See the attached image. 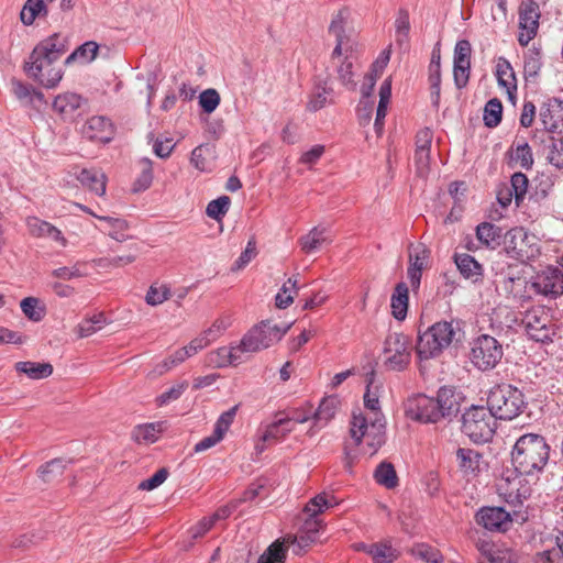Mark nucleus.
<instances>
[{"label":"nucleus","mask_w":563,"mask_h":563,"mask_svg":"<svg viewBox=\"0 0 563 563\" xmlns=\"http://www.w3.org/2000/svg\"><path fill=\"white\" fill-rule=\"evenodd\" d=\"M411 554L428 563H442L443 556L440 551L426 543H417L411 548Z\"/></svg>","instance_id":"46"},{"label":"nucleus","mask_w":563,"mask_h":563,"mask_svg":"<svg viewBox=\"0 0 563 563\" xmlns=\"http://www.w3.org/2000/svg\"><path fill=\"white\" fill-rule=\"evenodd\" d=\"M539 119L543 129L554 133L563 128V101L550 99L540 107Z\"/></svg>","instance_id":"18"},{"label":"nucleus","mask_w":563,"mask_h":563,"mask_svg":"<svg viewBox=\"0 0 563 563\" xmlns=\"http://www.w3.org/2000/svg\"><path fill=\"white\" fill-rule=\"evenodd\" d=\"M208 148L203 145H199L191 151L190 164L199 172H208L209 163L206 158Z\"/></svg>","instance_id":"64"},{"label":"nucleus","mask_w":563,"mask_h":563,"mask_svg":"<svg viewBox=\"0 0 563 563\" xmlns=\"http://www.w3.org/2000/svg\"><path fill=\"white\" fill-rule=\"evenodd\" d=\"M503 355V346L494 336L483 334L472 342L470 358L479 371L495 368Z\"/></svg>","instance_id":"9"},{"label":"nucleus","mask_w":563,"mask_h":563,"mask_svg":"<svg viewBox=\"0 0 563 563\" xmlns=\"http://www.w3.org/2000/svg\"><path fill=\"white\" fill-rule=\"evenodd\" d=\"M288 325H278L269 320L251 328L239 342L243 355L258 353L279 342L289 330Z\"/></svg>","instance_id":"6"},{"label":"nucleus","mask_w":563,"mask_h":563,"mask_svg":"<svg viewBox=\"0 0 563 563\" xmlns=\"http://www.w3.org/2000/svg\"><path fill=\"white\" fill-rule=\"evenodd\" d=\"M46 15L47 8L43 5V0H26L20 12V20L24 25H32L36 18Z\"/></svg>","instance_id":"40"},{"label":"nucleus","mask_w":563,"mask_h":563,"mask_svg":"<svg viewBox=\"0 0 563 563\" xmlns=\"http://www.w3.org/2000/svg\"><path fill=\"white\" fill-rule=\"evenodd\" d=\"M366 375L367 389L364 395V404L367 410L372 412L374 417H371V427L367 433L368 438H373L368 445L374 449L372 452L375 453L377 448L382 446L386 442L385 434V419L382 412L379 411V400L375 394L371 393V386L374 383L375 372L373 368Z\"/></svg>","instance_id":"10"},{"label":"nucleus","mask_w":563,"mask_h":563,"mask_svg":"<svg viewBox=\"0 0 563 563\" xmlns=\"http://www.w3.org/2000/svg\"><path fill=\"white\" fill-rule=\"evenodd\" d=\"M333 234L328 227H313L307 234L298 240V244L305 254H312L322 249L323 245L333 242Z\"/></svg>","instance_id":"19"},{"label":"nucleus","mask_w":563,"mask_h":563,"mask_svg":"<svg viewBox=\"0 0 563 563\" xmlns=\"http://www.w3.org/2000/svg\"><path fill=\"white\" fill-rule=\"evenodd\" d=\"M374 110V101L372 99H363L361 98L360 103L356 109L357 120L360 125L366 126L369 124L372 120V114Z\"/></svg>","instance_id":"63"},{"label":"nucleus","mask_w":563,"mask_h":563,"mask_svg":"<svg viewBox=\"0 0 563 563\" xmlns=\"http://www.w3.org/2000/svg\"><path fill=\"white\" fill-rule=\"evenodd\" d=\"M528 232L520 227L510 229L504 234V245L506 252L519 260L528 257L527 246L529 243Z\"/></svg>","instance_id":"21"},{"label":"nucleus","mask_w":563,"mask_h":563,"mask_svg":"<svg viewBox=\"0 0 563 563\" xmlns=\"http://www.w3.org/2000/svg\"><path fill=\"white\" fill-rule=\"evenodd\" d=\"M476 238L486 247L495 250L501 244L504 232L501 228L493 223L482 222L476 227Z\"/></svg>","instance_id":"33"},{"label":"nucleus","mask_w":563,"mask_h":563,"mask_svg":"<svg viewBox=\"0 0 563 563\" xmlns=\"http://www.w3.org/2000/svg\"><path fill=\"white\" fill-rule=\"evenodd\" d=\"M542 62L539 52H531L525 58L523 75L527 80L536 78L541 69Z\"/></svg>","instance_id":"58"},{"label":"nucleus","mask_w":563,"mask_h":563,"mask_svg":"<svg viewBox=\"0 0 563 563\" xmlns=\"http://www.w3.org/2000/svg\"><path fill=\"white\" fill-rule=\"evenodd\" d=\"M411 341L404 334L389 338V371L405 369L411 360Z\"/></svg>","instance_id":"15"},{"label":"nucleus","mask_w":563,"mask_h":563,"mask_svg":"<svg viewBox=\"0 0 563 563\" xmlns=\"http://www.w3.org/2000/svg\"><path fill=\"white\" fill-rule=\"evenodd\" d=\"M230 198L228 196H221L214 200H211L206 209V213L209 218L220 220L229 210Z\"/></svg>","instance_id":"53"},{"label":"nucleus","mask_w":563,"mask_h":563,"mask_svg":"<svg viewBox=\"0 0 563 563\" xmlns=\"http://www.w3.org/2000/svg\"><path fill=\"white\" fill-rule=\"evenodd\" d=\"M170 296V290L167 286L161 285L155 286L152 285L147 290L145 300L150 306H157L167 300Z\"/></svg>","instance_id":"59"},{"label":"nucleus","mask_w":563,"mask_h":563,"mask_svg":"<svg viewBox=\"0 0 563 563\" xmlns=\"http://www.w3.org/2000/svg\"><path fill=\"white\" fill-rule=\"evenodd\" d=\"M550 445L538 433H526L517 439L511 450V464L520 476L538 478L548 464Z\"/></svg>","instance_id":"2"},{"label":"nucleus","mask_w":563,"mask_h":563,"mask_svg":"<svg viewBox=\"0 0 563 563\" xmlns=\"http://www.w3.org/2000/svg\"><path fill=\"white\" fill-rule=\"evenodd\" d=\"M496 420L487 407L472 406L462 415V432L474 443H486L496 431Z\"/></svg>","instance_id":"7"},{"label":"nucleus","mask_w":563,"mask_h":563,"mask_svg":"<svg viewBox=\"0 0 563 563\" xmlns=\"http://www.w3.org/2000/svg\"><path fill=\"white\" fill-rule=\"evenodd\" d=\"M511 158L525 169H530L533 165L532 152L527 142L516 146Z\"/></svg>","instance_id":"56"},{"label":"nucleus","mask_w":563,"mask_h":563,"mask_svg":"<svg viewBox=\"0 0 563 563\" xmlns=\"http://www.w3.org/2000/svg\"><path fill=\"white\" fill-rule=\"evenodd\" d=\"M187 387V382H181L172 386L168 390L164 391L156 398V405L162 407L179 399Z\"/></svg>","instance_id":"55"},{"label":"nucleus","mask_w":563,"mask_h":563,"mask_svg":"<svg viewBox=\"0 0 563 563\" xmlns=\"http://www.w3.org/2000/svg\"><path fill=\"white\" fill-rule=\"evenodd\" d=\"M163 432V422H152L136 426L132 431V438L140 444H151Z\"/></svg>","instance_id":"36"},{"label":"nucleus","mask_w":563,"mask_h":563,"mask_svg":"<svg viewBox=\"0 0 563 563\" xmlns=\"http://www.w3.org/2000/svg\"><path fill=\"white\" fill-rule=\"evenodd\" d=\"M536 294L556 298L563 295V272L558 267H548L536 275L531 283Z\"/></svg>","instance_id":"12"},{"label":"nucleus","mask_w":563,"mask_h":563,"mask_svg":"<svg viewBox=\"0 0 563 563\" xmlns=\"http://www.w3.org/2000/svg\"><path fill=\"white\" fill-rule=\"evenodd\" d=\"M294 430L291 419L280 418L268 424L262 435V441H279L287 437Z\"/></svg>","instance_id":"37"},{"label":"nucleus","mask_w":563,"mask_h":563,"mask_svg":"<svg viewBox=\"0 0 563 563\" xmlns=\"http://www.w3.org/2000/svg\"><path fill=\"white\" fill-rule=\"evenodd\" d=\"M107 323L103 313L93 314L90 318L82 320L76 329L79 338H87L101 330Z\"/></svg>","instance_id":"44"},{"label":"nucleus","mask_w":563,"mask_h":563,"mask_svg":"<svg viewBox=\"0 0 563 563\" xmlns=\"http://www.w3.org/2000/svg\"><path fill=\"white\" fill-rule=\"evenodd\" d=\"M548 159L550 164L556 168H563V137H551V145L549 146Z\"/></svg>","instance_id":"61"},{"label":"nucleus","mask_w":563,"mask_h":563,"mask_svg":"<svg viewBox=\"0 0 563 563\" xmlns=\"http://www.w3.org/2000/svg\"><path fill=\"white\" fill-rule=\"evenodd\" d=\"M297 291V279L289 278L275 297L276 306L279 309L289 307L292 303L294 296Z\"/></svg>","instance_id":"48"},{"label":"nucleus","mask_w":563,"mask_h":563,"mask_svg":"<svg viewBox=\"0 0 563 563\" xmlns=\"http://www.w3.org/2000/svg\"><path fill=\"white\" fill-rule=\"evenodd\" d=\"M81 133L91 141L108 143L113 139L114 126L110 119L103 115L89 118L82 125Z\"/></svg>","instance_id":"17"},{"label":"nucleus","mask_w":563,"mask_h":563,"mask_svg":"<svg viewBox=\"0 0 563 563\" xmlns=\"http://www.w3.org/2000/svg\"><path fill=\"white\" fill-rule=\"evenodd\" d=\"M503 117V104L498 98L488 100L484 107L483 120L487 128L499 125Z\"/></svg>","instance_id":"43"},{"label":"nucleus","mask_w":563,"mask_h":563,"mask_svg":"<svg viewBox=\"0 0 563 563\" xmlns=\"http://www.w3.org/2000/svg\"><path fill=\"white\" fill-rule=\"evenodd\" d=\"M460 393H456L454 388L448 386L441 387L435 397L438 410L442 411L441 419L456 415L460 410Z\"/></svg>","instance_id":"27"},{"label":"nucleus","mask_w":563,"mask_h":563,"mask_svg":"<svg viewBox=\"0 0 563 563\" xmlns=\"http://www.w3.org/2000/svg\"><path fill=\"white\" fill-rule=\"evenodd\" d=\"M26 228L29 233L34 238L52 240L63 247L67 245V240L62 231L45 220L37 217H29L26 218Z\"/></svg>","instance_id":"20"},{"label":"nucleus","mask_w":563,"mask_h":563,"mask_svg":"<svg viewBox=\"0 0 563 563\" xmlns=\"http://www.w3.org/2000/svg\"><path fill=\"white\" fill-rule=\"evenodd\" d=\"M66 464L67 461L64 459H54L40 467L38 475L44 482H49L64 473Z\"/></svg>","instance_id":"50"},{"label":"nucleus","mask_w":563,"mask_h":563,"mask_svg":"<svg viewBox=\"0 0 563 563\" xmlns=\"http://www.w3.org/2000/svg\"><path fill=\"white\" fill-rule=\"evenodd\" d=\"M78 181L98 196L106 194L107 177L97 168H84L77 175Z\"/></svg>","instance_id":"30"},{"label":"nucleus","mask_w":563,"mask_h":563,"mask_svg":"<svg viewBox=\"0 0 563 563\" xmlns=\"http://www.w3.org/2000/svg\"><path fill=\"white\" fill-rule=\"evenodd\" d=\"M472 46L467 40H460L454 47L453 64H471Z\"/></svg>","instance_id":"62"},{"label":"nucleus","mask_w":563,"mask_h":563,"mask_svg":"<svg viewBox=\"0 0 563 563\" xmlns=\"http://www.w3.org/2000/svg\"><path fill=\"white\" fill-rule=\"evenodd\" d=\"M497 82L505 88L510 101H515L517 93V79L511 64L505 57H499L495 71Z\"/></svg>","instance_id":"23"},{"label":"nucleus","mask_w":563,"mask_h":563,"mask_svg":"<svg viewBox=\"0 0 563 563\" xmlns=\"http://www.w3.org/2000/svg\"><path fill=\"white\" fill-rule=\"evenodd\" d=\"M285 541L276 540L258 558L257 563H285L287 548Z\"/></svg>","instance_id":"42"},{"label":"nucleus","mask_w":563,"mask_h":563,"mask_svg":"<svg viewBox=\"0 0 563 563\" xmlns=\"http://www.w3.org/2000/svg\"><path fill=\"white\" fill-rule=\"evenodd\" d=\"M454 262L461 275L471 279L472 282H478L483 276L482 265L470 254H456Z\"/></svg>","instance_id":"32"},{"label":"nucleus","mask_w":563,"mask_h":563,"mask_svg":"<svg viewBox=\"0 0 563 563\" xmlns=\"http://www.w3.org/2000/svg\"><path fill=\"white\" fill-rule=\"evenodd\" d=\"M522 324L529 339L542 344L552 343L559 330L556 322L543 306L528 309L523 314Z\"/></svg>","instance_id":"8"},{"label":"nucleus","mask_w":563,"mask_h":563,"mask_svg":"<svg viewBox=\"0 0 563 563\" xmlns=\"http://www.w3.org/2000/svg\"><path fill=\"white\" fill-rule=\"evenodd\" d=\"M430 151H415L413 163L416 175L426 179L430 173Z\"/></svg>","instance_id":"57"},{"label":"nucleus","mask_w":563,"mask_h":563,"mask_svg":"<svg viewBox=\"0 0 563 563\" xmlns=\"http://www.w3.org/2000/svg\"><path fill=\"white\" fill-rule=\"evenodd\" d=\"M333 102V88L328 80H321L314 84L309 100L307 102V110L317 112L324 108L327 104Z\"/></svg>","instance_id":"26"},{"label":"nucleus","mask_w":563,"mask_h":563,"mask_svg":"<svg viewBox=\"0 0 563 563\" xmlns=\"http://www.w3.org/2000/svg\"><path fill=\"white\" fill-rule=\"evenodd\" d=\"M67 49V37L59 33L42 40L25 62L24 70L26 75L45 88H55L64 75L58 63Z\"/></svg>","instance_id":"1"},{"label":"nucleus","mask_w":563,"mask_h":563,"mask_svg":"<svg viewBox=\"0 0 563 563\" xmlns=\"http://www.w3.org/2000/svg\"><path fill=\"white\" fill-rule=\"evenodd\" d=\"M525 406L523 393L510 384L495 386L487 397V408L496 419L500 420H511L518 417Z\"/></svg>","instance_id":"4"},{"label":"nucleus","mask_w":563,"mask_h":563,"mask_svg":"<svg viewBox=\"0 0 563 563\" xmlns=\"http://www.w3.org/2000/svg\"><path fill=\"white\" fill-rule=\"evenodd\" d=\"M15 369L19 373L25 374L31 379H43L53 373V366L49 363L31 361L15 363Z\"/></svg>","instance_id":"35"},{"label":"nucleus","mask_w":563,"mask_h":563,"mask_svg":"<svg viewBox=\"0 0 563 563\" xmlns=\"http://www.w3.org/2000/svg\"><path fill=\"white\" fill-rule=\"evenodd\" d=\"M528 177L523 173L518 172L511 176L510 186L507 188L511 189L517 206L523 201L528 191Z\"/></svg>","instance_id":"47"},{"label":"nucleus","mask_w":563,"mask_h":563,"mask_svg":"<svg viewBox=\"0 0 563 563\" xmlns=\"http://www.w3.org/2000/svg\"><path fill=\"white\" fill-rule=\"evenodd\" d=\"M367 429V418L361 413H354L351 421L350 434L355 441V445L362 442V438L365 435Z\"/></svg>","instance_id":"60"},{"label":"nucleus","mask_w":563,"mask_h":563,"mask_svg":"<svg viewBox=\"0 0 563 563\" xmlns=\"http://www.w3.org/2000/svg\"><path fill=\"white\" fill-rule=\"evenodd\" d=\"M350 19V10L346 8L340 9L332 18L329 26V33L335 37L336 44L332 52V59H340L344 55V60L338 68L339 77L343 85L350 89H354L356 84L353 80V53L356 43L353 38V32L347 30V22Z\"/></svg>","instance_id":"3"},{"label":"nucleus","mask_w":563,"mask_h":563,"mask_svg":"<svg viewBox=\"0 0 563 563\" xmlns=\"http://www.w3.org/2000/svg\"><path fill=\"white\" fill-rule=\"evenodd\" d=\"M479 526L489 531L505 532L511 526V517L501 507H483L476 514Z\"/></svg>","instance_id":"16"},{"label":"nucleus","mask_w":563,"mask_h":563,"mask_svg":"<svg viewBox=\"0 0 563 563\" xmlns=\"http://www.w3.org/2000/svg\"><path fill=\"white\" fill-rule=\"evenodd\" d=\"M240 349L239 343L231 346H222L209 354V362L217 367H225L229 365L236 366L246 361Z\"/></svg>","instance_id":"24"},{"label":"nucleus","mask_w":563,"mask_h":563,"mask_svg":"<svg viewBox=\"0 0 563 563\" xmlns=\"http://www.w3.org/2000/svg\"><path fill=\"white\" fill-rule=\"evenodd\" d=\"M387 67V51L384 49L378 58L372 64L369 71L364 76L361 86V95L363 99H371L377 79L384 74Z\"/></svg>","instance_id":"25"},{"label":"nucleus","mask_w":563,"mask_h":563,"mask_svg":"<svg viewBox=\"0 0 563 563\" xmlns=\"http://www.w3.org/2000/svg\"><path fill=\"white\" fill-rule=\"evenodd\" d=\"M322 523L318 518L309 517L302 525L297 536H287L284 541L294 547V553L297 555L302 554L307 549L316 543L319 538V532Z\"/></svg>","instance_id":"14"},{"label":"nucleus","mask_w":563,"mask_h":563,"mask_svg":"<svg viewBox=\"0 0 563 563\" xmlns=\"http://www.w3.org/2000/svg\"><path fill=\"white\" fill-rule=\"evenodd\" d=\"M220 101V95L213 88L206 89L199 95V106L203 112L208 114L212 113L218 108Z\"/></svg>","instance_id":"54"},{"label":"nucleus","mask_w":563,"mask_h":563,"mask_svg":"<svg viewBox=\"0 0 563 563\" xmlns=\"http://www.w3.org/2000/svg\"><path fill=\"white\" fill-rule=\"evenodd\" d=\"M355 550L357 551H364L368 553L372 558L374 563H387V545L385 543H356L354 544Z\"/></svg>","instance_id":"51"},{"label":"nucleus","mask_w":563,"mask_h":563,"mask_svg":"<svg viewBox=\"0 0 563 563\" xmlns=\"http://www.w3.org/2000/svg\"><path fill=\"white\" fill-rule=\"evenodd\" d=\"M20 307L22 312L31 321L38 322L45 316V308L41 301L35 297H26L21 300Z\"/></svg>","instance_id":"45"},{"label":"nucleus","mask_w":563,"mask_h":563,"mask_svg":"<svg viewBox=\"0 0 563 563\" xmlns=\"http://www.w3.org/2000/svg\"><path fill=\"white\" fill-rule=\"evenodd\" d=\"M84 99L75 92H65L58 95L53 102V109L64 119H74L76 111L80 109Z\"/></svg>","instance_id":"29"},{"label":"nucleus","mask_w":563,"mask_h":563,"mask_svg":"<svg viewBox=\"0 0 563 563\" xmlns=\"http://www.w3.org/2000/svg\"><path fill=\"white\" fill-rule=\"evenodd\" d=\"M428 80L430 84L431 101L434 107L439 106L441 93V66H429Z\"/></svg>","instance_id":"52"},{"label":"nucleus","mask_w":563,"mask_h":563,"mask_svg":"<svg viewBox=\"0 0 563 563\" xmlns=\"http://www.w3.org/2000/svg\"><path fill=\"white\" fill-rule=\"evenodd\" d=\"M98 219L108 223V225L110 227L108 234L113 240L118 242H123L128 239L124 232L128 230L129 224L125 220L112 217H98Z\"/></svg>","instance_id":"49"},{"label":"nucleus","mask_w":563,"mask_h":563,"mask_svg":"<svg viewBox=\"0 0 563 563\" xmlns=\"http://www.w3.org/2000/svg\"><path fill=\"white\" fill-rule=\"evenodd\" d=\"M435 398L423 394L410 397L405 406L406 415L420 422H438L441 420V412L438 410Z\"/></svg>","instance_id":"11"},{"label":"nucleus","mask_w":563,"mask_h":563,"mask_svg":"<svg viewBox=\"0 0 563 563\" xmlns=\"http://www.w3.org/2000/svg\"><path fill=\"white\" fill-rule=\"evenodd\" d=\"M99 46L96 42L88 41L78 46L67 58L65 65H71L76 62L80 64H88L92 62L98 54Z\"/></svg>","instance_id":"39"},{"label":"nucleus","mask_w":563,"mask_h":563,"mask_svg":"<svg viewBox=\"0 0 563 563\" xmlns=\"http://www.w3.org/2000/svg\"><path fill=\"white\" fill-rule=\"evenodd\" d=\"M395 42L400 54H407L410 48V19L407 10H399L395 19Z\"/></svg>","instance_id":"28"},{"label":"nucleus","mask_w":563,"mask_h":563,"mask_svg":"<svg viewBox=\"0 0 563 563\" xmlns=\"http://www.w3.org/2000/svg\"><path fill=\"white\" fill-rule=\"evenodd\" d=\"M340 406V400L336 396H329L322 399L313 419L319 428L324 427L331 419L334 418Z\"/></svg>","instance_id":"34"},{"label":"nucleus","mask_w":563,"mask_h":563,"mask_svg":"<svg viewBox=\"0 0 563 563\" xmlns=\"http://www.w3.org/2000/svg\"><path fill=\"white\" fill-rule=\"evenodd\" d=\"M459 323L454 321H439L432 324L419 336L417 353L420 358H432L442 353L453 342Z\"/></svg>","instance_id":"5"},{"label":"nucleus","mask_w":563,"mask_h":563,"mask_svg":"<svg viewBox=\"0 0 563 563\" xmlns=\"http://www.w3.org/2000/svg\"><path fill=\"white\" fill-rule=\"evenodd\" d=\"M540 10L533 0L522 3L519 11V25L521 32L518 35V42L521 46H527L537 35L539 27Z\"/></svg>","instance_id":"13"},{"label":"nucleus","mask_w":563,"mask_h":563,"mask_svg":"<svg viewBox=\"0 0 563 563\" xmlns=\"http://www.w3.org/2000/svg\"><path fill=\"white\" fill-rule=\"evenodd\" d=\"M409 305V288L406 283L400 282L396 285L390 298V308L393 317L398 321H404L407 317Z\"/></svg>","instance_id":"31"},{"label":"nucleus","mask_w":563,"mask_h":563,"mask_svg":"<svg viewBox=\"0 0 563 563\" xmlns=\"http://www.w3.org/2000/svg\"><path fill=\"white\" fill-rule=\"evenodd\" d=\"M495 283L497 289L501 291L507 298L520 301L527 297L525 295L527 280L519 275L500 273L497 274Z\"/></svg>","instance_id":"22"},{"label":"nucleus","mask_w":563,"mask_h":563,"mask_svg":"<svg viewBox=\"0 0 563 563\" xmlns=\"http://www.w3.org/2000/svg\"><path fill=\"white\" fill-rule=\"evenodd\" d=\"M387 113V79L379 87V102L376 111L374 129L377 137H382L385 131V117Z\"/></svg>","instance_id":"41"},{"label":"nucleus","mask_w":563,"mask_h":563,"mask_svg":"<svg viewBox=\"0 0 563 563\" xmlns=\"http://www.w3.org/2000/svg\"><path fill=\"white\" fill-rule=\"evenodd\" d=\"M456 459L459 461L460 468L464 473L474 474L479 471L482 455L477 451L467 448H460L456 451Z\"/></svg>","instance_id":"38"}]
</instances>
